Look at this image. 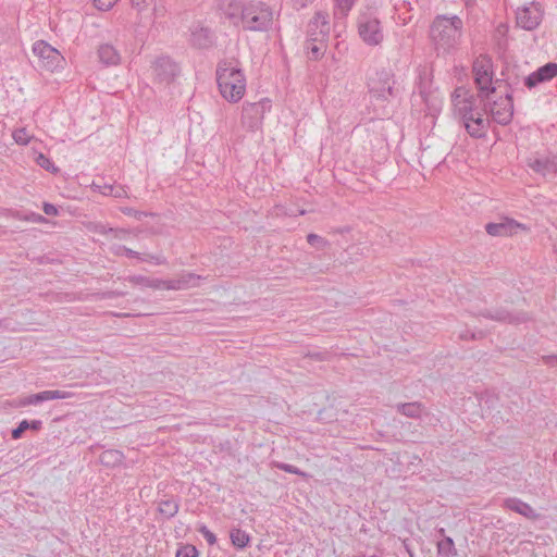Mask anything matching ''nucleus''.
I'll use <instances>...</instances> for the list:
<instances>
[{
	"instance_id": "4be33fe9",
	"label": "nucleus",
	"mask_w": 557,
	"mask_h": 557,
	"mask_svg": "<svg viewBox=\"0 0 557 557\" xmlns=\"http://www.w3.org/2000/svg\"><path fill=\"white\" fill-rule=\"evenodd\" d=\"M503 506L506 509L515 511V512H517L528 519H531V520H535L539 517V515L535 512V510L529 504H527L516 497L506 498L504 500Z\"/></svg>"
},
{
	"instance_id": "58836bf2",
	"label": "nucleus",
	"mask_w": 557,
	"mask_h": 557,
	"mask_svg": "<svg viewBox=\"0 0 557 557\" xmlns=\"http://www.w3.org/2000/svg\"><path fill=\"white\" fill-rule=\"evenodd\" d=\"M198 549L194 545H185L177 549L176 557H198Z\"/></svg>"
},
{
	"instance_id": "bf43d9fd",
	"label": "nucleus",
	"mask_w": 557,
	"mask_h": 557,
	"mask_svg": "<svg viewBox=\"0 0 557 557\" xmlns=\"http://www.w3.org/2000/svg\"><path fill=\"white\" fill-rule=\"evenodd\" d=\"M372 557H375V556H372Z\"/></svg>"
},
{
	"instance_id": "a19ab883",
	"label": "nucleus",
	"mask_w": 557,
	"mask_h": 557,
	"mask_svg": "<svg viewBox=\"0 0 557 557\" xmlns=\"http://www.w3.org/2000/svg\"><path fill=\"white\" fill-rule=\"evenodd\" d=\"M15 216L18 220L28 221V222H33V223H41V222L46 221V219L41 214L35 213V212H29V213H26L23 215L17 213Z\"/></svg>"
},
{
	"instance_id": "473e14b6",
	"label": "nucleus",
	"mask_w": 557,
	"mask_h": 557,
	"mask_svg": "<svg viewBox=\"0 0 557 557\" xmlns=\"http://www.w3.org/2000/svg\"><path fill=\"white\" fill-rule=\"evenodd\" d=\"M92 231L101 235L112 234L115 238H121L122 235L127 234L126 230L108 227L103 223H95Z\"/></svg>"
},
{
	"instance_id": "4d7b16f0",
	"label": "nucleus",
	"mask_w": 557,
	"mask_h": 557,
	"mask_svg": "<svg viewBox=\"0 0 557 557\" xmlns=\"http://www.w3.org/2000/svg\"><path fill=\"white\" fill-rule=\"evenodd\" d=\"M554 250L557 252V243L554 245Z\"/></svg>"
},
{
	"instance_id": "6ab92c4d",
	"label": "nucleus",
	"mask_w": 557,
	"mask_h": 557,
	"mask_svg": "<svg viewBox=\"0 0 557 557\" xmlns=\"http://www.w3.org/2000/svg\"><path fill=\"white\" fill-rule=\"evenodd\" d=\"M244 8L245 3H242L239 0H219L216 4L219 13L234 26H239V18Z\"/></svg>"
},
{
	"instance_id": "c9c22d12",
	"label": "nucleus",
	"mask_w": 557,
	"mask_h": 557,
	"mask_svg": "<svg viewBox=\"0 0 557 557\" xmlns=\"http://www.w3.org/2000/svg\"><path fill=\"white\" fill-rule=\"evenodd\" d=\"M12 137L16 144L22 146L28 145L32 139V136L24 127L15 129L12 134Z\"/></svg>"
},
{
	"instance_id": "bb28decb",
	"label": "nucleus",
	"mask_w": 557,
	"mask_h": 557,
	"mask_svg": "<svg viewBox=\"0 0 557 557\" xmlns=\"http://www.w3.org/2000/svg\"><path fill=\"white\" fill-rule=\"evenodd\" d=\"M42 426V422L40 420H23L18 423V425L12 430V437L14 440L21 438L25 431L29 429L33 431H39Z\"/></svg>"
},
{
	"instance_id": "49530a36",
	"label": "nucleus",
	"mask_w": 557,
	"mask_h": 557,
	"mask_svg": "<svg viewBox=\"0 0 557 557\" xmlns=\"http://www.w3.org/2000/svg\"><path fill=\"white\" fill-rule=\"evenodd\" d=\"M144 258H145L144 261H149L154 264H165L166 263V259L163 256L147 255Z\"/></svg>"
},
{
	"instance_id": "f257e3e1",
	"label": "nucleus",
	"mask_w": 557,
	"mask_h": 557,
	"mask_svg": "<svg viewBox=\"0 0 557 557\" xmlns=\"http://www.w3.org/2000/svg\"><path fill=\"white\" fill-rule=\"evenodd\" d=\"M456 89L451 96L455 115L462 123L467 134L472 138H484L491 126L487 106L472 95L459 94Z\"/></svg>"
},
{
	"instance_id": "cd10ccee",
	"label": "nucleus",
	"mask_w": 557,
	"mask_h": 557,
	"mask_svg": "<svg viewBox=\"0 0 557 557\" xmlns=\"http://www.w3.org/2000/svg\"><path fill=\"white\" fill-rule=\"evenodd\" d=\"M125 281L129 282L135 286L147 287L152 289H159V284L157 278L144 276V275H129L125 278Z\"/></svg>"
},
{
	"instance_id": "2f4dec72",
	"label": "nucleus",
	"mask_w": 557,
	"mask_h": 557,
	"mask_svg": "<svg viewBox=\"0 0 557 557\" xmlns=\"http://www.w3.org/2000/svg\"><path fill=\"white\" fill-rule=\"evenodd\" d=\"M354 2L355 0H336L334 17L336 20H344L351 10Z\"/></svg>"
},
{
	"instance_id": "72a5a7b5",
	"label": "nucleus",
	"mask_w": 557,
	"mask_h": 557,
	"mask_svg": "<svg viewBox=\"0 0 557 557\" xmlns=\"http://www.w3.org/2000/svg\"><path fill=\"white\" fill-rule=\"evenodd\" d=\"M271 465H272L273 468L280 469V470L285 471L287 473L297 474V475L302 476V478H308L309 476L308 473H306L305 471L300 470L296 466H293V465H289V463H285V462H281V461H272Z\"/></svg>"
},
{
	"instance_id": "c756f323",
	"label": "nucleus",
	"mask_w": 557,
	"mask_h": 557,
	"mask_svg": "<svg viewBox=\"0 0 557 557\" xmlns=\"http://www.w3.org/2000/svg\"><path fill=\"white\" fill-rule=\"evenodd\" d=\"M201 280L200 275H197L191 272H183L177 276V281L180 283L181 289H187L190 287H196L199 285V281Z\"/></svg>"
},
{
	"instance_id": "13d9d810",
	"label": "nucleus",
	"mask_w": 557,
	"mask_h": 557,
	"mask_svg": "<svg viewBox=\"0 0 557 557\" xmlns=\"http://www.w3.org/2000/svg\"><path fill=\"white\" fill-rule=\"evenodd\" d=\"M555 456L557 457V453L555 454Z\"/></svg>"
},
{
	"instance_id": "7c9ffc66",
	"label": "nucleus",
	"mask_w": 557,
	"mask_h": 557,
	"mask_svg": "<svg viewBox=\"0 0 557 557\" xmlns=\"http://www.w3.org/2000/svg\"><path fill=\"white\" fill-rule=\"evenodd\" d=\"M178 511V503L175 499H164L159 503V512L165 518H173Z\"/></svg>"
},
{
	"instance_id": "de8ad7c7",
	"label": "nucleus",
	"mask_w": 557,
	"mask_h": 557,
	"mask_svg": "<svg viewBox=\"0 0 557 557\" xmlns=\"http://www.w3.org/2000/svg\"><path fill=\"white\" fill-rule=\"evenodd\" d=\"M120 249H122L124 251L125 256H127L129 258H136L140 261L145 260V258L141 256V253H139L135 250H132L131 248L123 246V247H120Z\"/></svg>"
},
{
	"instance_id": "6e6d98bb",
	"label": "nucleus",
	"mask_w": 557,
	"mask_h": 557,
	"mask_svg": "<svg viewBox=\"0 0 557 557\" xmlns=\"http://www.w3.org/2000/svg\"><path fill=\"white\" fill-rule=\"evenodd\" d=\"M461 338H468V334L461 335Z\"/></svg>"
},
{
	"instance_id": "1a4fd4ad",
	"label": "nucleus",
	"mask_w": 557,
	"mask_h": 557,
	"mask_svg": "<svg viewBox=\"0 0 557 557\" xmlns=\"http://www.w3.org/2000/svg\"><path fill=\"white\" fill-rule=\"evenodd\" d=\"M394 74L391 70H382L376 72L375 77L369 81V91L370 94L382 100H387L389 97H394Z\"/></svg>"
},
{
	"instance_id": "9d476101",
	"label": "nucleus",
	"mask_w": 557,
	"mask_h": 557,
	"mask_svg": "<svg viewBox=\"0 0 557 557\" xmlns=\"http://www.w3.org/2000/svg\"><path fill=\"white\" fill-rule=\"evenodd\" d=\"M487 98H483L482 101L487 106V113L497 124L507 125L511 122L513 116V103L511 94L507 92L505 98H500L499 101L493 103L486 101Z\"/></svg>"
},
{
	"instance_id": "5fc2aeb1",
	"label": "nucleus",
	"mask_w": 557,
	"mask_h": 557,
	"mask_svg": "<svg viewBox=\"0 0 557 557\" xmlns=\"http://www.w3.org/2000/svg\"><path fill=\"white\" fill-rule=\"evenodd\" d=\"M437 532H438V534H440L441 536H443V537H444V536H446V535H445V529H444V528L438 529V530H437Z\"/></svg>"
},
{
	"instance_id": "39448f33",
	"label": "nucleus",
	"mask_w": 557,
	"mask_h": 557,
	"mask_svg": "<svg viewBox=\"0 0 557 557\" xmlns=\"http://www.w3.org/2000/svg\"><path fill=\"white\" fill-rule=\"evenodd\" d=\"M357 24L359 36L367 45L376 46L383 40V29L376 10L367 8L361 11Z\"/></svg>"
},
{
	"instance_id": "b1692460",
	"label": "nucleus",
	"mask_w": 557,
	"mask_h": 557,
	"mask_svg": "<svg viewBox=\"0 0 557 557\" xmlns=\"http://www.w3.org/2000/svg\"><path fill=\"white\" fill-rule=\"evenodd\" d=\"M99 60L106 65H116L120 62V54L116 49L109 45H101L98 49Z\"/></svg>"
},
{
	"instance_id": "8fccbe9b",
	"label": "nucleus",
	"mask_w": 557,
	"mask_h": 557,
	"mask_svg": "<svg viewBox=\"0 0 557 557\" xmlns=\"http://www.w3.org/2000/svg\"><path fill=\"white\" fill-rule=\"evenodd\" d=\"M42 210L44 212L47 214V215H57L58 214V209L52 203H49V202H45L44 206H42Z\"/></svg>"
},
{
	"instance_id": "a211bd4d",
	"label": "nucleus",
	"mask_w": 557,
	"mask_h": 557,
	"mask_svg": "<svg viewBox=\"0 0 557 557\" xmlns=\"http://www.w3.org/2000/svg\"><path fill=\"white\" fill-rule=\"evenodd\" d=\"M330 34V23L327 14L324 12H317L314 16L309 21L307 28V38H314L327 40Z\"/></svg>"
},
{
	"instance_id": "79ce46f5",
	"label": "nucleus",
	"mask_w": 557,
	"mask_h": 557,
	"mask_svg": "<svg viewBox=\"0 0 557 557\" xmlns=\"http://www.w3.org/2000/svg\"><path fill=\"white\" fill-rule=\"evenodd\" d=\"M307 240L311 246H314L317 248H323L327 244V242L323 237L313 233L307 236Z\"/></svg>"
},
{
	"instance_id": "9b49d317",
	"label": "nucleus",
	"mask_w": 557,
	"mask_h": 557,
	"mask_svg": "<svg viewBox=\"0 0 557 557\" xmlns=\"http://www.w3.org/2000/svg\"><path fill=\"white\" fill-rule=\"evenodd\" d=\"M543 18L542 5L531 2L517 11V24L527 30L535 29Z\"/></svg>"
},
{
	"instance_id": "ea45409f",
	"label": "nucleus",
	"mask_w": 557,
	"mask_h": 557,
	"mask_svg": "<svg viewBox=\"0 0 557 557\" xmlns=\"http://www.w3.org/2000/svg\"><path fill=\"white\" fill-rule=\"evenodd\" d=\"M197 531L203 535L209 545H214L216 543V536L207 528L206 524H199L197 527Z\"/></svg>"
},
{
	"instance_id": "393cba45",
	"label": "nucleus",
	"mask_w": 557,
	"mask_h": 557,
	"mask_svg": "<svg viewBox=\"0 0 557 557\" xmlns=\"http://www.w3.org/2000/svg\"><path fill=\"white\" fill-rule=\"evenodd\" d=\"M396 410L405 417L418 419L421 417L424 406L420 401L400 403L396 405Z\"/></svg>"
},
{
	"instance_id": "6e6552de",
	"label": "nucleus",
	"mask_w": 557,
	"mask_h": 557,
	"mask_svg": "<svg viewBox=\"0 0 557 557\" xmlns=\"http://www.w3.org/2000/svg\"><path fill=\"white\" fill-rule=\"evenodd\" d=\"M271 100L268 98L253 103H245L242 114L243 125L251 132L258 129L262 124L264 114L271 110Z\"/></svg>"
},
{
	"instance_id": "ddd939ff",
	"label": "nucleus",
	"mask_w": 557,
	"mask_h": 557,
	"mask_svg": "<svg viewBox=\"0 0 557 557\" xmlns=\"http://www.w3.org/2000/svg\"><path fill=\"white\" fill-rule=\"evenodd\" d=\"M528 166L535 173L547 176L557 173V154H534L527 161Z\"/></svg>"
},
{
	"instance_id": "423d86ee",
	"label": "nucleus",
	"mask_w": 557,
	"mask_h": 557,
	"mask_svg": "<svg viewBox=\"0 0 557 557\" xmlns=\"http://www.w3.org/2000/svg\"><path fill=\"white\" fill-rule=\"evenodd\" d=\"M416 95L421 98V101L432 110H437L441 100L435 95L433 89V67L432 64H422L417 69L416 81Z\"/></svg>"
},
{
	"instance_id": "f704fd0d",
	"label": "nucleus",
	"mask_w": 557,
	"mask_h": 557,
	"mask_svg": "<svg viewBox=\"0 0 557 557\" xmlns=\"http://www.w3.org/2000/svg\"><path fill=\"white\" fill-rule=\"evenodd\" d=\"M36 163L40 168L45 169L46 171H48L50 173H57L59 171V169L54 165L52 160L50 158H48L47 156H45L44 153H39L36 157Z\"/></svg>"
},
{
	"instance_id": "603ef678",
	"label": "nucleus",
	"mask_w": 557,
	"mask_h": 557,
	"mask_svg": "<svg viewBox=\"0 0 557 557\" xmlns=\"http://www.w3.org/2000/svg\"><path fill=\"white\" fill-rule=\"evenodd\" d=\"M545 364L554 367L557 366V356L550 355L543 357Z\"/></svg>"
},
{
	"instance_id": "c85d7f7f",
	"label": "nucleus",
	"mask_w": 557,
	"mask_h": 557,
	"mask_svg": "<svg viewBox=\"0 0 557 557\" xmlns=\"http://www.w3.org/2000/svg\"><path fill=\"white\" fill-rule=\"evenodd\" d=\"M437 554L445 557L457 556V549L451 537L444 536V539L437 542Z\"/></svg>"
},
{
	"instance_id": "a18cd8bd",
	"label": "nucleus",
	"mask_w": 557,
	"mask_h": 557,
	"mask_svg": "<svg viewBox=\"0 0 557 557\" xmlns=\"http://www.w3.org/2000/svg\"><path fill=\"white\" fill-rule=\"evenodd\" d=\"M125 295H127V292H124V290H108V292L102 293L101 298L102 299H112V298H116V297H123Z\"/></svg>"
},
{
	"instance_id": "5701e85b",
	"label": "nucleus",
	"mask_w": 557,
	"mask_h": 557,
	"mask_svg": "<svg viewBox=\"0 0 557 557\" xmlns=\"http://www.w3.org/2000/svg\"><path fill=\"white\" fill-rule=\"evenodd\" d=\"M326 41L327 40L317 39V37L311 39L307 38L306 49L310 60H319L324 55L327 48Z\"/></svg>"
},
{
	"instance_id": "4c0bfd02",
	"label": "nucleus",
	"mask_w": 557,
	"mask_h": 557,
	"mask_svg": "<svg viewBox=\"0 0 557 557\" xmlns=\"http://www.w3.org/2000/svg\"><path fill=\"white\" fill-rule=\"evenodd\" d=\"M101 193L106 196L122 197L125 195V190L121 186L104 185Z\"/></svg>"
},
{
	"instance_id": "0eeeda50",
	"label": "nucleus",
	"mask_w": 557,
	"mask_h": 557,
	"mask_svg": "<svg viewBox=\"0 0 557 557\" xmlns=\"http://www.w3.org/2000/svg\"><path fill=\"white\" fill-rule=\"evenodd\" d=\"M493 63L487 55H480L473 61L472 72L474 83L479 89L480 98H488L490 94L495 92L496 86L493 82Z\"/></svg>"
},
{
	"instance_id": "7ed1b4c3",
	"label": "nucleus",
	"mask_w": 557,
	"mask_h": 557,
	"mask_svg": "<svg viewBox=\"0 0 557 557\" xmlns=\"http://www.w3.org/2000/svg\"><path fill=\"white\" fill-rule=\"evenodd\" d=\"M216 83L221 96L230 102H238L246 91V78L235 59L223 60L216 67Z\"/></svg>"
},
{
	"instance_id": "3c124183",
	"label": "nucleus",
	"mask_w": 557,
	"mask_h": 557,
	"mask_svg": "<svg viewBox=\"0 0 557 557\" xmlns=\"http://www.w3.org/2000/svg\"><path fill=\"white\" fill-rule=\"evenodd\" d=\"M149 0H131L132 7L137 9L139 12L148 7Z\"/></svg>"
},
{
	"instance_id": "a878e982",
	"label": "nucleus",
	"mask_w": 557,
	"mask_h": 557,
	"mask_svg": "<svg viewBox=\"0 0 557 557\" xmlns=\"http://www.w3.org/2000/svg\"><path fill=\"white\" fill-rule=\"evenodd\" d=\"M230 539H231L232 544L237 549H244L245 547L248 546V544L250 542L249 534L246 531L238 529V528H234L231 530Z\"/></svg>"
},
{
	"instance_id": "412c9836",
	"label": "nucleus",
	"mask_w": 557,
	"mask_h": 557,
	"mask_svg": "<svg viewBox=\"0 0 557 557\" xmlns=\"http://www.w3.org/2000/svg\"><path fill=\"white\" fill-rule=\"evenodd\" d=\"M70 397V393L64 391H44L37 394L28 395L23 397L20 400L21 406H30V405H38L44 401L48 400H54V399H65Z\"/></svg>"
},
{
	"instance_id": "864d4df0",
	"label": "nucleus",
	"mask_w": 557,
	"mask_h": 557,
	"mask_svg": "<svg viewBox=\"0 0 557 557\" xmlns=\"http://www.w3.org/2000/svg\"><path fill=\"white\" fill-rule=\"evenodd\" d=\"M10 321L8 319H0V330H8Z\"/></svg>"
},
{
	"instance_id": "c03bdc74",
	"label": "nucleus",
	"mask_w": 557,
	"mask_h": 557,
	"mask_svg": "<svg viewBox=\"0 0 557 557\" xmlns=\"http://www.w3.org/2000/svg\"><path fill=\"white\" fill-rule=\"evenodd\" d=\"M94 2L97 9L107 11L111 9L117 0H94Z\"/></svg>"
},
{
	"instance_id": "f3484780",
	"label": "nucleus",
	"mask_w": 557,
	"mask_h": 557,
	"mask_svg": "<svg viewBox=\"0 0 557 557\" xmlns=\"http://www.w3.org/2000/svg\"><path fill=\"white\" fill-rule=\"evenodd\" d=\"M478 315H481L483 318L494 320L497 322H505L509 324H520L523 322H527L529 320V317L524 312H517L512 313L505 309H485L476 313Z\"/></svg>"
},
{
	"instance_id": "dca6fc26",
	"label": "nucleus",
	"mask_w": 557,
	"mask_h": 557,
	"mask_svg": "<svg viewBox=\"0 0 557 557\" xmlns=\"http://www.w3.org/2000/svg\"><path fill=\"white\" fill-rule=\"evenodd\" d=\"M557 76V63L548 62L545 65L539 67L530 75L524 77V85L529 88H535L540 84L552 81Z\"/></svg>"
},
{
	"instance_id": "09e8293b",
	"label": "nucleus",
	"mask_w": 557,
	"mask_h": 557,
	"mask_svg": "<svg viewBox=\"0 0 557 557\" xmlns=\"http://www.w3.org/2000/svg\"><path fill=\"white\" fill-rule=\"evenodd\" d=\"M100 458L103 463H108V458H114V461L119 460L120 454H119V451L108 450V451H104Z\"/></svg>"
},
{
	"instance_id": "f8f14e48",
	"label": "nucleus",
	"mask_w": 557,
	"mask_h": 557,
	"mask_svg": "<svg viewBox=\"0 0 557 557\" xmlns=\"http://www.w3.org/2000/svg\"><path fill=\"white\" fill-rule=\"evenodd\" d=\"M33 52L42 62V66L50 71L59 67L63 61L61 53L44 40H38L33 45Z\"/></svg>"
},
{
	"instance_id": "20e7f679",
	"label": "nucleus",
	"mask_w": 557,
	"mask_h": 557,
	"mask_svg": "<svg viewBox=\"0 0 557 557\" xmlns=\"http://www.w3.org/2000/svg\"><path fill=\"white\" fill-rule=\"evenodd\" d=\"M274 22L272 8L257 0L245 3L243 14L239 18V26L246 32H268Z\"/></svg>"
},
{
	"instance_id": "37998d69",
	"label": "nucleus",
	"mask_w": 557,
	"mask_h": 557,
	"mask_svg": "<svg viewBox=\"0 0 557 557\" xmlns=\"http://www.w3.org/2000/svg\"><path fill=\"white\" fill-rule=\"evenodd\" d=\"M121 212L125 215L134 216L137 220H141L144 216H147V212L139 211L131 207L121 208Z\"/></svg>"
},
{
	"instance_id": "e433bc0d",
	"label": "nucleus",
	"mask_w": 557,
	"mask_h": 557,
	"mask_svg": "<svg viewBox=\"0 0 557 557\" xmlns=\"http://www.w3.org/2000/svg\"><path fill=\"white\" fill-rule=\"evenodd\" d=\"M157 282L159 284V289L181 290V286H180L177 278H174V280L157 278Z\"/></svg>"
},
{
	"instance_id": "4468645a",
	"label": "nucleus",
	"mask_w": 557,
	"mask_h": 557,
	"mask_svg": "<svg viewBox=\"0 0 557 557\" xmlns=\"http://www.w3.org/2000/svg\"><path fill=\"white\" fill-rule=\"evenodd\" d=\"M153 73L159 83L169 85L174 82L180 73V69L169 57H161L153 63Z\"/></svg>"
},
{
	"instance_id": "aec40b11",
	"label": "nucleus",
	"mask_w": 557,
	"mask_h": 557,
	"mask_svg": "<svg viewBox=\"0 0 557 557\" xmlns=\"http://www.w3.org/2000/svg\"><path fill=\"white\" fill-rule=\"evenodd\" d=\"M190 44L199 49L210 48L214 42V35L208 27L202 26L200 23H195L190 27Z\"/></svg>"
},
{
	"instance_id": "2eb2a0df",
	"label": "nucleus",
	"mask_w": 557,
	"mask_h": 557,
	"mask_svg": "<svg viewBox=\"0 0 557 557\" xmlns=\"http://www.w3.org/2000/svg\"><path fill=\"white\" fill-rule=\"evenodd\" d=\"M518 230H525V226L510 218H502L498 222L485 225V231L491 236H511L517 234Z\"/></svg>"
},
{
	"instance_id": "f03ea898",
	"label": "nucleus",
	"mask_w": 557,
	"mask_h": 557,
	"mask_svg": "<svg viewBox=\"0 0 557 557\" xmlns=\"http://www.w3.org/2000/svg\"><path fill=\"white\" fill-rule=\"evenodd\" d=\"M462 20L457 16L438 15L430 27V39L437 55L455 52L462 36Z\"/></svg>"
}]
</instances>
